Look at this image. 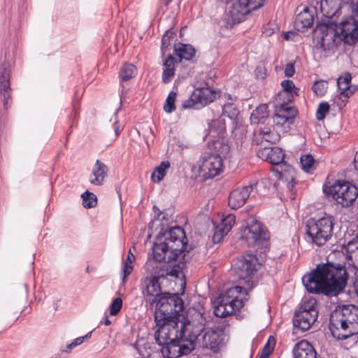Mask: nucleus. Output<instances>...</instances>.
Masks as SVG:
<instances>
[{"label": "nucleus", "mask_w": 358, "mask_h": 358, "mask_svg": "<svg viewBox=\"0 0 358 358\" xmlns=\"http://www.w3.org/2000/svg\"><path fill=\"white\" fill-rule=\"evenodd\" d=\"M243 288L241 286H235L228 288L224 293L220 294L213 301V313L216 317H221L218 314L217 308L220 309V312L223 309H228L229 306L232 303L234 299H236L237 295L242 292Z\"/></svg>", "instance_id": "nucleus-15"}, {"label": "nucleus", "mask_w": 358, "mask_h": 358, "mask_svg": "<svg viewBox=\"0 0 358 358\" xmlns=\"http://www.w3.org/2000/svg\"><path fill=\"white\" fill-rule=\"evenodd\" d=\"M256 184H255V186ZM254 185L243 187L231 191L229 196L228 205L232 209H238L243 206L253 189Z\"/></svg>", "instance_id": "nucleus-17"}, {"label": "nucleus", "mask_w": 358, "mask_h": 358, "mask_svg": "<svg viewBox=\"0 0 358 358\" xmlns=\"http://www.w3.org/2000/svg\"><path fill=\"white\" fill-rule=\"evenodd\" d=\"M244 306V302L242 299H238V295L234 299L232 303L229 306L228 309H223L222 312H220V308H217V311L221 317H226L227 316L231 315L236 310H240Z\"/></svg>", "instance_id": "nucleus-35"}, {"label": "nucleus", "mask_w": 358, "mask_h": 358, "mask_svg": "<svg viewBox=\"0 0 358 358\" xmlns=\"http://www.w3.org/2000/svg\"><path fill=\"white\" fill-rule=\"evenodd\" d=\"M341 308H335L329 317V329L334 338L345 340L356 334V329L351 327L341 314Z\"/></svg>", "instance_id": "nucleus-12"}, {"label": "nucleus", "mask_w": 358, "mask_h": 358, "mask_svg": "<svg viewBox=\"0 0 358 358\" xmlns=\"http://www.w3.org/2000/svg\"><path fill=\"white\" fill-rule=\"evenodd\" d=\"M176 96L177 93L176 92L171 91L169 92L164 105V110L166 113H171L176 110L175 102L176 100Z\"/></svg>", "instance_id": "nucleus-45"}, {"label": "nucleus", "mask_w": 358, "mask_h": 358, "mask_svg": "<svg viewBox=\"0 0 358 358\" xmlns=\"http://www.w3.org/2000/svg\"><path fill=\"white\" fill-rule=\"evenodd\" d=\"M318 314L295 310L293 317V324L295 328L302 331L308 330L317 320Z\"/></svg>", "instance_id": "nucleus-18"}, {"label": "nucleus", "mask_w": 358, "mask_h": 358, "mask_svg": "<svg viewBox=\"0 0 358 358\" xmlns=\"http://www.w3.org/2000/svg\"><path fill=\"white\" fill-rule=\"evenodd\" d=\"M300 163L302 169L307 173L316 169L315 160L311 155H305L301 157Z\"/></svg>", "instance_id": "nucleus-42"}, {"label": "nucleus", "mask_w": 358, "mask_h": 358, "mask_svg": "<svg viewBox=\"0 0 358 358\" xmlns=\"http://www.w3.org/2000/svg\"><path fill=\"white\" fill-rule=\"evenodd\" d=\"M222 114L231 120H235L239 114V110L233 103H227L222 106Z\"/></svg>", "instance_id": "nucleus-44"}, {"label": "nucleus", "mask_w": 358, "mask_h": 358, "mask_svg": "<svg viewBox=\"0 0 358 358\" xmlns=\"http://www.w3.org/2000/svg\"><path fill=\"white\" fill-rule=\"evenodd\" d=\"M306 234L313 243L317 246H323L331 238L316 223V218H310L306 223Z\"/></svg>", "instance_id": "nucleus-16"}, {"label": "nucleus", "mask_w": 358, "mask_h": 358, "mask_svg": "<svg viewBox=\"0 0 358 358\" xmlns=\"http://www.w3.org/2000/svg\"><path fill=\"white\" fill-rule=\"evenodd\" d=\"M144 297V301L145 302V306L148 308L152 309L154 306H155V317L159 316V313L161 311V308L159 307V299L161 296H155L154 295H147L145 294H142Z\"/></svg>", "instance_id": "nucleus-39"}, {"label": "nucleus", "mask_w": 358, "mask_h": 358, "mask_svg": "<svg viewBox=\"0 0 358 358\" xmlns=\"http://www.w3.org/2000/svg\"><path fill=\"white\" fill-rule=\"evenodd\" d=\"M317 301L315 299H310L305 300L302 302L300 307L296 310L299 311H304L311 313L312 314H318V310L316 308Z\"/></svg>", "instance_id": "nucleus-43"}, {"label": "nucleus", "mask_w": 358, "mask_h": 358, "mask_svg": "<svg viewBox=\"0 0 358 358\" xmlns=\"http://www.w3.org/2000/svg\"><path fill=\"white\" fill-rule=\"evenodd\" d=\"M335 218L332 215H325L320 219H316V223L320 229L331 238Z\"/></svg>", "instance_id": "nucleus-33"}, {"label": "nucleus", "mask_w": 358, "mask_h": 358, "mask_svg": "<svg viewBox=\"0 0 358 358\" xmlns=\"http://www.w3.org/2000/svg\"><path fill=\"white\" fill-rule=\"evenodd\" d=\"M193 249L194 246L188 244L184 229L178 225L164 230L162 229L156 236L152 248L153 259L158 262L169 263L181 257L178 264H175L172 267L168 266V273H166L176 278H180L182 274L180 280L187 262V256Z\"/></svg>", "instance_id": "nucleus-1"}, {"label": "nucleus", "mask_w": 358, "mask_h": 358, "mask_svg": "<svg viewBox=\"0 0 358 358\" xmlns=\"http://www.w3.org/2000/svg\"><path fill=\"white\" fill-rule=\"evenodd\" d=\"M135 260V256L131 252L129 251L127 257L124 262L123 270H122V282H124L126 278L131 273L134 266H132L133 262Z\"/></svg>", "instance_id": "nucleus-41"}, {"label": "nucleus", "mask_w": 358, "mask_h": 358, "mask_svg": "<svg viewBox=\"0 0 358 358\" xmlns=\"http://www.w3.org/2000/svg\"><path fill=\"white\" fill-rule=\"evenodd\" d=\"M186 288L185 275H182L180 283V293H170L164 292V294L159 299L161 311L159 316L155 317V322L157 327H161V332L164 334L165 327L178 328L179 324H182L183 322L191 321L187 317L185 310V302L180 297L185 293Z\"/></svg>", "instance_id": "nucleus-4"}, {"label": "nucleus", "mask_w": 358, "mask_h": 358, "mask_svg": "<svg viewBox=\"0 0 358 358\" xmlns=\"http://www.w3.org/2000/svg\"><path fill=\"white\" fill-rule=\"evenodd\" d=\"M162 282L157 281L155 277H147L145 279V287L142 289V294L162 296L164 292L162 289Z\"/></svg>", "instance_id": "nucleus-28"}, {"label": "nucleus", "mask_w": 358, "mask_h": 358, "mask_svg": "<svg viewBox=\"0 0 358 358\" xmlns=\"http://www.w3.org/2000/svg\"><path fill=\"white\" fill-rule=\"evenodd\" d=\"M205 85L197 87L194 90L190 98L185 100L182 103L183 108H194L199 109L220 96V90L209 87L207 83H205Z\"/></svg>", "instance_id": "nucleus-10"}, {"label": "nucleus", "mask_w": 358, "mask_h": 358, "mask_svg": "<svg viewBox=\"0 0 358 358\" xmlns=\"http://www.w3.org/2000/svg\"><path fill=\"white\" fill-rule=\"evenodd\" d=\"M10 76L7 75H1L0 76V88H10Z\"/></svg>", "instance_id": "nucleus-58"}, {"label": "nucleus", "mask_w": 358, "mask_h": 358, "mask_svg": "<svg viewBox=\"0 0 358 358\" xmlns=\"http://www.w3.org/2000/svg\"><path fill=\"white\" fill-rule=\"evenodd\" d=\"M81 197L83 199V205L85 208H92L97 205L96 196L89 190H86L83 193Z\"/></svg>", "instance_id": "nucleus-40"}, {"label": "nucleus", "mask_w": 358, "mask_h": 358, "mask_svg": "<svg viewBox=\"0 0 358 358\" xmlns=\"http://www.w3.org/2000/svg\"><path fill=\"white\" fill-rule=\"evenodd\" d=\"M213 151V155H220L221 159L225 158L230 150V147L228 145L227 140L224 137L216 138L212 140L211 144L206 151Z\"/></svg>", "instance_id": "nucleus-26"}, {"label": "nucleus", "mask_w": 358, "mask_h": 358, "mask_svg": "<svg viewBox=\"0 0 358 358\" xmlns=\"http://www.w3.org/2000/svg\"><path fill=\"white\" fill-rule=\"evenodd\" d=\"M168 271V266H163L159 268H156L154 270L153 274L150 277H155L157 281H160V276L164 275V272Z\"/></svg>", "instance_id": "nucleus-56"}, {"label": "nucleus", "mask_w": 358, "mask_h": 358, "mask_svg": "<svg viewBox=\"0 0 358 358\" xmlns=\"http://www.w3.org/2000/svg\"><path fill=\"white\" fill-rule=\"evenodd\" d=\"M357 90L358 85L350 84L349 90H346L347 92L344 94H342V92H341V95L343 96L344 98H350Z\"/></svg>", "instance_id": "nucleus-62"}, {"label": "nucleus", "mask_w": 358, "mask_h": 358, "mask_svg": "<svg viewBox=\"0 0 358 358\" xmlns=\"http://www.w3.org/2000/svg\"><path fill=\"white\" fill-rule=\"evenodd\" d=\"M323 192L329 201H335L342 207H350L358 197V188L352 182L338 180L333 185L324 184Z\"/></svg>", "instance_id": "nucleus-6"}, {"label": "nucleus", "mask_w": 358, "mask_h": 358, "mask_svg": "<svg viewBox=\"0 0 358 358\" xmlns=\"http://www.w3.org/2000/svg\"><path fill=\"white\" fill-rule=\"evenodd\" d=\"M178 62L169 53L163 61L162 80L164 84L169 83L175 76L176 65Z\"/></svg>", "instance_id": "nucleus-22"}, {"label": "nucleus", "mask_w": 358, "mask_h": 358, "mask_svg": "<svg viewBox=\"0 0 358 358\" xmlns=\"http://www.w3.org/2000/svg\"><path fill=\"white\" fill-rule=\"evenodd\" d=\"M194 343L195 342L193 343L192 345H191L189 344L190 346H189L186 344H182V342H180V352H181V356L186 355H188L189 353H190L194 348Z\"/></svg>", "instance_id": "nucleus-59"}, {"label": "nucleus", "mask_w": 358, "mask_h": 358, "mask_svg": "<svg viewBox=\"0 0 358 358\" xmlns=\"http://www.w3.org/2000/svg\"><path fill=\"white\" fill-rule=\"evenodd\" d=\"M295 73L294 63H288L285 69V75L288 78L292 77Z\"/></svg>", "instance_id": "nucleus-60"}, {"label": "nucleus", "mask_w": 358, "mask_h": 358, "mask_svg": "<svg viewBox=\"0 0 358 358\" xmlns=\"http://www.w3.org/2000/svg\"><path fill=\"white\" fill-rule=\"evenodd\" d=\"M175 36L176 32L173 29H169L163 35L161 45V53L162 57H165L166 52L171 50V40L173 39Z\"/></svg>", "instance_id": "nucleus-36"}, {"label": "nucleus", "mask_w": 358, "mask_h": 358, "mask_svg": "<svg viewBox=\"0 0 358 358\" xmlns=\"http://www.w3.org/2000/svg\"><path fill=\"white\" fill-rule=\"evenodd\" d=\"M349 271H355L354 286L358 285V268L349 264L332 262L321 263L302 278V282L309 293L322 294L327 296H337L342 293L349 279Z\"/></svg>", "instance_id": "nucleus-2"}, {"label": "nucleus", "mask_w": 358, "mask_h": 358, "mask_svg": "<svg viewBox=\"0 0 358 358\" xmlns=\"http://www.w3.org/2000/svg\"><path fill=\"white\" fill-rule=\"evenodd\" d=\"M11 89L10 88H0V94L3 96V105L4 109H8V101L11 99L10 94Z\"/></svg>", "instance_id": "nucleus-52"}, {"label": "nucleus", "mask_w": 358, "mask_h": 358, "mask_svg": "<svg viewBox=\"0 0 358 358\" xmlns=\"http://www.w3.org/2000/svg\"><path fill=\"white\" fill-rule=\"evenodd\" d=\"M155 332L156 343L162 346L161 352L164 358H178L181 356L180 343L189 342L191 345L199 338L194 334L192 324L183 322L180 329L172 327H165L164 334L161 332V327H157Z\"/></svg>", "instance_id": "nucleus-5"}, {"label": "nucleus", "mask_w": 358, "mask_h": 358, "mask_svg": "<svg viewBox=\"0 0 358 358\" xmlns=\"http://www.w3.org/2000/svg\"><path fill=\"white\" fill-rule=\"evenodd\" d=\"M122 307V300L120 297H117L112 301L110 305L109 310L111 315H117Z\"/></svg>", "instance_id": "nucleus-50"}, {"label": "nucleus", "mask_w": 358, "mask_h": 358, "mask_svg": "<svg viewBox=\"0 0 358 358\" xmlns=\"http://www.w3.org/2000/svg\"><path fill=\"white\" fill-rule=\"evenodd\" d=\"M80 114V104L78 101H73L72 104V111L69 115V121L71 122L70 129H71L73 126H77L78 120Z\"/></svg>", "instance_id": "nucleus-46"}, {"label": "nucleus", "mask_w": 358, "mask_h": 358, "mask_svg": "<svg viewBox=\"0 0 358 358\" xmlns=\"http://www.w3.org/2000/svg\"><path fill=\"white\" fill-rule=\"evenodd\" d=\"M282 115L285 116V120H288L289 124L294 123L296 116L299 115V111L296 108L293 106H278Z\"/></svg>", "instance_id": "nucleus-38"}, {"label": "nucleus", "mask_w": 358, "mask_h": 358, "mask_svg": "<svg viewBox=\"0 0 358 358\" xmlns=\"http://www.w3.org/2000/svg\"><path fill=\"white\" fill-rule=\"evenodd\" d=\"M330 109V106L327 102H322L318 105L317 112H316V118L319 121L323 120L327 114L329 113Z\"/></svg>", "instance_id": "nucleus-48"}, {"label": "nucleus", "mask_w": 358, "mask_h": 358, "mask_svg": "<svg viewBox=\"0 0 358 358\" xmlns=\"http://www.w3.org/2000/svg\"><path fill=\"white\" fill-rule=\"evenodd\" d=\"M293 355L294 358H316L317 352L310 343L301 340L295 344Z\"/></svg>", "instance_id": "nucleus-23"}, {"label": "nucleus", "mask_w": 358, "mask_h": 358, "mask_svg": "<svg viewBox=\"0 0 358 358\" xmlns=\"http://www.w3.org/2000/svg\"><path fill=\"white\" fill-rule=\"evenodd\" d=\"M349 3L347 0H321L320 8L323 16L320 22L337 20L342 6Z\"/></svg>", "instance_id": "nucleus-14"}, {"label": "nucleus", "mask_w": 358, "mask_h": 358, "mask_svg": "<svg viewBox=\"0 0 358 358\" xmlns=\"http://www.w3.org/2000/svg\"><path fill=\"white\" fill-rule=\"evenodd\" d=\"M108 170V167L103 162L97 159L92 173V176H93L94 178L90 179V182L97 186L102 185L104 178L107 176Z\"/></svg>", "instance_id": "nucleus-25"}, {"label": "nucleus", "mask_w": 358, "mask_h": 358, "mask_svg": "<svg viewBox=\"0 0 358 358\" xmlns=\"http://www.w3.org/2000/svg\"><path fill=\"white\" fill-rule=\"evenodd\" d=\"M288 95H289V94H287L286 95H283L280 97L279 92L277 94L275 100H276V102H277L276 104L278 105V106H289V104L292 103V102H289V101L287 102V98L289 97Z\"/></svg>", "instance_id": "nucleus-57"}, {"label": "nucleus", "mask_w": 358, "mask_h": 358, "mask_svg": "<svg viewBox=\"0 0 358 358\" xmlns=\"http://www.w3.org/2000/svg\"><path fill=\"white\" fill-rule=\"evenodd\" d=\"M336 308H341L342 316L348 324L356 329V333H358V307L353 304H339Z\"/></svg>", "instance_id": "nucleus-20"}, {"label": "nucleus", "mask_w": 358, "mask_h": 358, "mask_svg": "<svg viewBox=\"0 0 358 358\" xmlns=\"http://www.w3.org/2000/svg\"><path fill=\"white\" fill-rule=\"evenodd\" d=\"M262 157H266V160L273 165H279L286 163L284 161L285 154L283 150L279 147L264 148L259 152Z\"/></svg>", "instance_id": "nucleus-21"}, {"label": "nucleus", "mask_w": 358, "mask_h": 358, "mask_svg": "<svg viewBox=\"0 0 358 358\" xmlns=\"http://www.w3.org/2000/svg\"><path fill=\"white\" fill-rule=\"evenodd\" d=\"M313 36L319 38L320 47L325 50L341 45L354 46L358 42V20L354 16L343 17L340 22L329 20L327 22H318L313 30Z\"/></svg>", "instance_id": "nucleus-3"}, {"label": "nucleus", "mask_w": 358, "mask_h": 358, "mask_svg": "<svg viewBox=\"0 0 358 358\" xmlns=\"http://www.w3.org/2000/svg\"><path fill=\"white\" fill-rule=\"evenodd\" d=\"M327 88L328 83L324 80L315 82L312 87L313 91L319 96H323L327 92Z\"/></svg>", "instance_id": "nucleus-47"}, {"label": "nucleus", "mask_w": 358, "mask_h": 358, "mask_svg": "<svg viewBox=\"0 0 358 358\" xmlns=\"http://www.w3.org/2000/svg\"><path fill=\"white\" fill-rule=\"evenodd\" d=\"M348 99L349 98H344V96H341L340 93L339 95L334 99V104H336L338 108V110H341L346 105L348 101Z\"/></svg>", "instance_id": "nucleus-54"}, {"label": "nucleus", "mask_w": 358, "mask_h": 358, "mask_svg": "<svg viewBox=\"0 0 358 358\" xmlns=\"http://www.w3.org/2000/svg\"><path fill=\"white\" fill-rule=\"evenodd\" d=\"M203 329L194 331L199 337L195 341L199 346L203 348H209L213 352H217L220 349L224 347L227 341V336L222 330H214L209 329L204 333Z\"/></svg>", "instance_id": "nucleus-11"}, {"label": "nucleus", "mask_w": 358, "mask_h": 358, "mask_svg": "<svg viewBox=\"0 0 358 358\" xmlns=\"http://www.w3.org/2000/svg\"><path fill=\"white\" fill-rule=\"evenodd\" d=\"M262 266L257 255L247 254L238 259L233 266L234 271L239 280L252 289L257 285L258 281L253 279L254 275Z\"/></svg>", "instance_id": "nucleus-7"}, {"label": "nucleus", "mask_w": 358, "mask_h": 358, "mask_svg": "<svg viewBox=\"0 0 358 358\" xmlns=\"http://www.w3.org/2000/svg\"><path fill=\"white\" fill-rule=\"evenodd\" d=\"M272 338L270 336L268 341ZM274 339V338L273 337ZM274 347L270 345L269 341H268L263 347L259 358H268L270 355L273 352Z\"/></svg>", "instance_id": "nucleus-53"}, {"label": "nucleus", "mask_w": 358, "mask_h": 358, "mask_svg": "<svg viewBox=\"0 0 358 358\" xmlns=\"http://www.w3.org/2000/svg\"><path fill=\"white\" fill-rule=\"evenodd\" d=\"M280 178L282 180L287 182V188L292 192V196L290 197L294 199L295 196L293 195L292 190L297 183L295 179L294 169L285 163L280 172Z\"/></svg>", "instance_id": "nucleus-27"}, {"label": "nucleus", "mask_w": 358, "mask_h": 358, "mask_svg": "<svg viewBox=\"0 0 358 358\" xmlns=\"http://www.w3.org/2000/svg\"><path fill=\"white\" fill-rule=\"evenodd\" d=\"M226 125L224 120H214L208 124V136L212 138L224 137Z\"/></svg>", "instance_id": "nucleus-31"}, {"label": "nucleus", "mask_w": 358, "mask_h": 358, "mask_svg": "<svg viewBox=\"0 0 358 358\" xmlns=\"http://www.w3.org/2000/svg\"><path fill=\"white\" fill-rule=\"evenodd\" d=\"M266 69L264 66H258L255 70V76L257 79H265L266 77Z\"/></svg>", "instance_id": "nucleus-55"}, {"label": "nucleus", "mask_w": 358, "mask_h": 358, "mask_svg": "<svg viewBox=\"0 0 358 358\" xmlns=\"http://www.w3.org/2000/svg\"><path fill=\"white\" fill-rule=\"evenodd\" d=\"M136 68L131 64L125 63L119 71V77L121 82H126L134 76V71Z\"/></svg>", "instance_id": "nucleus-37"}, {"label": "nucleus", "mask_w": 358, "mask_h": 358, "mask_svg": "<svg viewBox=\"0 0 358 358\" xmlns=\"http://www.w3.org/2000/svg\"><path fill=\"white\" fill-rule=\"evenodd\" d=\"M236 217L233 214H229L221 220L219 224L215 226V232L213 235V241L217 243L221 241L231 229L235 224Z\"/></svg>", "instance_id": "nucleus-19"}, {"label": "nucleus", "mask_w": 358, "mask_h": 358, "mask_svg": "<svg viewBox=\"0 0 358 358\" xmlns=\"http://www.w3.org/2000/svg\"><path fill=\"white\" fill-rule=\"evenodd\" d=\"M350 2L352 5L356 6V7L352 9V10L353 13H355L358 16V0H350Z\"/></svg>", "instance_id": "nucleus-63"}, {"label": "nucleus", "mask_w": 358, "mask_h": 358, "mask_svg": "<svg viewBox=\"0 0 358 358\" xmlns=\"http://www.w3.org/2000/svg\"><path fill=\"white\" fill-rule=\"evenodd\" d=\"M170 167V163L169 161H163L161 164L155 168L153 172L151 174V179L154 182L159 183L163 180L166 174L167 170Z\"/></svg>", "instance_id": "nucleus-34"}, {"label": "nucleus", "mask_w": 358, "mask_h": 358, "mask_svg": "<svg viewBox=\"0 0 358 358\" xmlns=\"http://www.w3.org/2000/svg\"><path fill=\"white\" fill-rule=\"evenodd\" d=\"M352 76L349 72H345L343 75L339 76L337 79V85L341 87L343 84L345 85V87L343 89L342 94L347 92L346 90H349V85L351 84Z\"/></svg>", "instance_id": "nucleus-49"}, {"label": "nucleus", "mask_w": 358, "mask_h": 358, "mask_svg": "<svg viewBox=\"0 0 358 358\" xmlns=\"http://www.w3.org/2000/svg\"><path fill=\"white\" fill-rule=\"evenodd\" d=\"M357 245L356 247L358 249V234H357L352 240L348 242V245Z\"/></svg>", "instance_id": "nucleus-64"}, {"label": "nucleus", "mask_w": 358, "mask_h": 358, "mask_svg": "<svg viewBox=\"0 0 358 358\" xmlns=\"http://www.w3.org/2000/svg\"><path fill=\"white\" fill-rule=\"evenodd\" d=\"M281 86L282 91L279 92V96L289 94L287 102H292L294 99V96L298 95L299 89L295 87L294 82L291 80H285L282 81Z\"/></svg>", "instance_id": "nucleus-32"}, {"label": "nucleus", "mask_w": 358, "mask_h": 358, "mask_svg": "<svg viewBox=\"0 0 358 358\" xmlns=\"http://www.w3.org/2000/svg\"><path fill=\"white\" fill-rule=\"evenodd\" d=\"M1 75H7L10 76V64L7 61H3L1 64Z\"/></svg>", "instance_id": "nucleus-61"}, {"label": "nucleus", "mask_w": 358, "mask_h": 358, "mask_svg": "<svg viewBox=\"0 0 358 358\" xmlns=\"http://www.w3.org/2000/svg\"><path fill=\"white\" fill-rule=\"evenodd\" d=\"M266 0H236L229 7L228 23H240L245 20V16L252 11L262 8Z\"/></svg>", "instance_id": "nucleus-8"}, {"label": "nucleus", "mask_w": 358, "mask_h": 358, "mask_svg": "<svg viewBox=\"0 0 358 358\" xmlns=\"http://www.w3.org/2000/svg\"><path fill=\"white\" fill-rule=\"evenodd\" d=\"M285 116L282 115L278 105H275V113L273 116V122L277 125L283 126L285 124H288V120H285Z\"/></svg>", "instance_id": "nucleus-51"}, {"label": "nucleus", "mask_w": 358, "mask_h": 358, "mask_svg": "<svg viewBox=\"0 0 358 358\" xmlns=\"http://www.w3.org/2000/svg\"><path fill=\"white\" fill-rule=\"evenodd\" d=\"M269 111L266 103L259 104L251 113V124H264L268 119Z\"/></svg>", "instance_id": "nucleus-30"}, {"label": "nucleus", "mask_w": 358, "mask_h": 358, "mask_svg": "<svg viewBox=\"0 0 358 358\" xmlns=\"http://www.w3.org/2000/svg\"><path fill=\"white\" fill-rule=\"evenodd\" d=\"M174 52L178 57V62H181L182 59L192 60L195 56L196 50L191 44L179 43L177 45H175Z\"/></svg>", "instance_id": "nucleus-29"}, {"label": "nucleus", "mask_w": 358, "mask_h": 358, "mask_svg": "<svg viewBox=\"0 0 358 358\" xmlns=\"http://www.w3.org/2000/svg\"><path fill=\"white\" fill-rule=\"evenodd\" d=\"M314 22V14L310 13L308 7L298 14L294 21L295 29L300 32H304L306 29L311 27Z\"/></svg>", "instance_id": "nucleus-24"}, {"label": "nucleus", "mask_w": 358, "mask_h": 358, "mask_svg": "<svg viewBox=\"0 0 358 358\" xmlns=\"http://www.w3.org/2000/svg\"><path fill=\"white\" fill-rule=\"evenodd\" d=\"M199 171L205 178H213L222 171V159L220 155H213V151H205L200 159Z\"/></svg>", "instance_id": "nucleus-13"}, {"label": "nucleus", "mask_w": 358, "mask_h": 358, "mask_svg": "<svg viewBox=\"0 0 358 358\" xmlns=\"http://www.w3.org/2000/svg\"><path fill=\"white\" fill-rule=\"evenodd\" d=\"M241 238L245 239L248 246L266 248L269 245V232L257 220H252L244 229Z\"/></svg>", "instance_id": "nucleus-9"}]
</instances>
